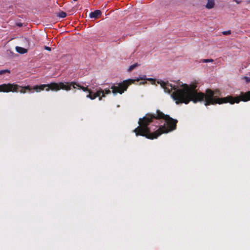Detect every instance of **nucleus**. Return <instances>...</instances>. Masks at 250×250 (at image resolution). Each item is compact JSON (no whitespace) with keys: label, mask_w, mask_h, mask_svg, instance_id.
Wrapping results in <instances>:
<instances>
[{"label":"nucleus","mask_w":250,"mask_h":250,"mask_svg":"<svg viewBox=\"0 0 250 250\" xmlns=\"http://www.w3.org/2000/svg\"><path fill=\"white\" fill-rule=\"evenodd\" d=\"M145 83H146V82L141 83L142 84H145Z\"/></svg>","instance_id":"22"},{"label":"nucleus","mask_w":250,"mask_h":250,"mask_svg":"<svg viewBox=\"0 0 250 250\" xmlns=\"http://www.w3.org/2000/svg\"><path fill=\"white\" fill-rule=\"evenodd\" d=\"M214 0H208L206 7L208 9L212 8L214 6Z\"/></svg>","instance_id":"8"},{"label":"nucleus","mask_w":250,"mask_h":250,"mask_svg":"<svg viewBox=\"0 0 250 250\" xmlns=\"http://www.w3.org/2000/svg\"><path fill=\"white\" fill-rule=\"evenodd\" d=\"M146 75L140 76L136 79H129L124 80L121 83H114L112 85L110 88L112 90V92L114 96L116 95L117 93L122 94L125 91H126L129 85L134 83L135 81L146 80Z\"/></svg>","instance_id":"3"},{"label":"nucleus","mask_w":250,"mask_h":250,"mask_svg":"<svg viewBox=\"0 0 250 250\" xmlns=\"http://www.w3.org/2000/svg\"><path fill=\"white\" fill-rule=\"evenodd\" d=\"M243 79L246 81V82L248 83H250V78L245 76L243 78Z\"/></svg>","instance_id":"12"},{"label":"nucleus","mask_w":250,"mask_h":250,"mask_svg":"<svg viewBox=\"0 0 250 250\" xmlns=\"http://www.w3.org/2000/svg\"><path fill=\"white\" fill-rule=\"evenodd\" d=\"M21 38L25 47L29 48L31 46L30 40L29 39L23 37H21Z\"/></svg>","instance_id":"6"},{"label":"nucleus","mask_w":250,"mask_h":250,"mask_svg":"<svg viewBox=\"0 0 250 250\" xmlns=\"http://www.w3.org/2000/svg\"><path fill=\"white\" fill-rule=\"evenodd\" d=\"M67 14L65 12L63 11H61L57 14V16L61 18H64L66 16Z\"/></svg>","instance_id":"10"},{"label":"nucleus","mask_w":250,"mask_h":250,"mask_svg":"<svg viewBox=\"0 0 250 250\" xmlns=\"http://www.w3.org/2000/svg\"><path fill=\"white\" fill-rule=\"evenodd\" d=\"M146 80L152 82V84H154L155 82V79L153 78H147Z\"/></svg>","instance_id":"16"},{"label":"nucleus","mask_w":250,"mask_h":250,"mask_svg":"<svg viewBox=\"0 0 250 250\" xmlns=\"http://www.w3.org/2000/svg\"><path fill=\"white\" fill-rule=\"evenodd\" d=\"M222 34L224 35H230L231 34V31L230 30H228V31H224V32H222Z\"/></svg>","instance_id":"13"},{"label":"nucleus","mask_w":250,"mask_h":250,"mask_svg":"<svg viewBox=\"0 0 250 250\" xmlns=\"http://www.w3.org/2000/svg\"><path fill=\"white\" fill-rule=\"evenodd\" d=\"M247 3H250V0H248V1H247Z\"/></svg>","instance_id":"21"},{"label":"nucleus","mask_w":250,"mask_h":250,"mask_svg":"<svg viewBox=\"0 0 250 250\" xmlns=\"http://www.w3.org/2000/svg\"><path fill=\"white\" fill-rule=\"evenodd\" d=\"M44 49L46 50L50 51L51 50V48L48 46H45Z\"/></svg>","instance_id":"17"},{"label":"nucleus","mask_w":250,"mask_h":250,"mask_svg":"<svg viewBox=\"0 0 250 250\" xmlns=\"http://www.w3.org/2000/svg\"><path fill=\"white\" fill-rule=\"evenodd\" d=\"M6 73H10V71L8 69H5V70H0V75L4 74Z\"/></svg>","instance_id":"11"},{"label":"nucleus","mask_w":250,"mask_h":250,"mask_svg":"<svg viewBox=\"0 0 250 250\" xmlns=\"http://www.w3.org/2000/svg\"><path fill=\"white\" fill-rule=\"evenodd\" d=\"M88 85L83 86L81 83L71 82H60L50 83L48 84H43L41 85H36L33 86H31V91L35 90L37 92L45 90L49 91L50 90L52 91H58L60 89H63L68 91L71 89L72 87L74 88L82 89L84 92H88V94L86 95V98L91 100H94L97 97L99 98L100 101L102 100L101 97V93L103 92V89L96 84H91L88 87Z\"/></svg>","instance_id":"2"},{"label":"nucleus","mask_w":250,"mask_h":250,"mask_svg":"<svg viewBox=\"0 0 250 250\" xmlns=\"http://www.w3.org/2000/svg\"><path fill=\"white\" fill-rule=\"evenodd\" d=\"M0 91L4 92H20L22 93H25L26 92L33 93V91H31V86L27 85L25 86H22L17 84L13 83H7L3 84L0 85Z\"/></svg>","instance_id":"4"},{"label":"nucleus","mask_w":250,"mask_h":250,"mask_svg":"<svg viewBox=\"0 0 250 250\" xmlns=\"http://www.w3.org/2000/svg\"><path fill=\"white\" fill-rule=\"evenodd\" d=\"M178 121L157 110L155 113H148L140 118L139 126L134 130L136 135L145 136L149 139L157 138L163 133H167L176 128Z\"/></svg>","instance_id":"1"},{"label":"nucleus","mask_w":250,"mask_h":250,"mask_svg":"<svg viewBox=\"0 0 250 250\" xmlns=\"http://www.w3.org/2000/svg\"><path fill=\"white\" fill-rule=\"evenodd\" d=\"M15 48L17 52L21 54H23L27 52V49L22 47L16 46Z\"/></svg>","instance_id":"7"},{"label":"nucleus","mask_w":250,"mask_h":250,"mask_svg":"<svg viewBox=\"0 0 250 250\" xmlns=\"http://www.w3.org/2000/svg\"><path fill=\"white\" fill-rule=\"evenodd\" d=\"M213 62V60L212 59H204L202 60L203 62Z\"/></svg>","instance_id":"14"},{"label":"nucleus","mask_w":250,"mask_h":250,"mask_svg":"<svg viewBox=\"0 0 250 250\" xmlns=\"http://www.w3.org/2000/svg\"><path fill=\"white\" fill-rule=\"evenodd\" d=\"M77 0H74V1H77Z\"/></svg>","instance_id":"24"},{"label":"nucleus","mask_w":250,"mask_h":250,"mask_svg":"<svg viewBox=\"0 0 250 250\" xmlns=\"http://www.w3.org/2000/svg\"><path fill=\"white\" fill-rule=\"evenodd\" d=\"M17 25L19 27H21L22 26V24L21 23H18Z\"/></svg>","instance_id":"20"},{"label":"nucleus","mask_w":250,"mask_h":250,"mask_svg":"<svg viewBox=\"0 0 250 250\" xmlns=\"http://www.w3.org/2000/svg\"><path fill=\"white\" fill-rule=\"evenodd\" d=\"M233 1H235L237 4H240L241 2V1L239 0H233Z\"/></svg>","instance_id":"19"},{"label":"nucleus","mask_w":250,"mask_h":250,"mask_svg":"<svg viewBox=\"0 0 250 250\" xmlns=\"http://www.w3.org/2000/svg\"><path fill=\"white\" fill-rule=\"evenodd\" d=\"M140 64H138V63H135L131 65H130L129 66V67L128 68V70L127 71L128 72H131L135 68H136V67L139 66Z\"/></svg>","instance_id":"9"},{"label":"nucleus","mask_w":250,"mask_h":250,"mask_svg":"<svg viewBox=\"0 0 250 250\" xmlns=\"http://www.w3.org/2000/svg\"><path fill=\"white\" fill-rule=\"evenodd\" d=\"M102 14L101 11L100 10H96L93 12H91L89 14V17L91 19H97Z\"/></svg>","instance_id":"5"},{"label":"nucleus","mask_w":250,"mask_h":250,"mask_svg":"<svg viewBox=\"0 0 250 250\" xmlns=\"http://www.w3.org/2000/svg\"><path fill=\"white\" fill-rule=\"evenodd\" d=\"M105 94L104 92V90L103 89V92L101 93V97H102V99L103 97H105Z\"/></svg>","instance_id":"18"},{"label":"nucleus","mask_w":250,"mask_h":250,"mask_svg":"<svg viewBox=\"0 0 250 250\" xmlns=\"http://www.w3.org/2000/svg\"><path fill=\"white\" fill-rule=\"evenodd\" d=\"M104 90V92L105 94H108L111 93V91L108 89H105Z\"/></svg>","instance_id":"15"},{"label":"nucleus","mask_w":250,"mask_h":250,"mask_svg":"<svg viewBox=\"0 0 250 250\" xmlns=\"http://www.w3.org/2000/svg\"><path fill=\"white\" fill-rule=\"evenodd\" d=\"M34 46H35V44H34V43H33V44H32V46H33V47H34Z\"/></svg>","instance_id":"23"}]
</instances>
